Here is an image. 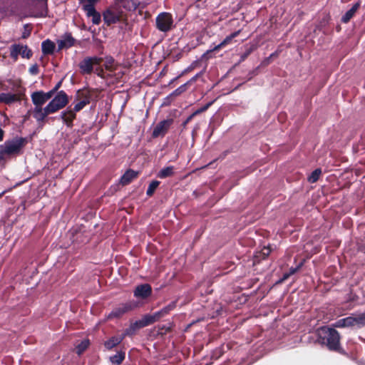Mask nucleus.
I'll list each match as a JSON object with an SVG mask.
<instances>
[{"mask_svg":"<svg viewBox=\"0 0 365 365\" xmlns=\"http://www.w3.org/2000/svg\"><path fill=\"white\" fill-rule=\"evenodd\" d=\"M54 93V91H51L47 93L43 91L34 92L31 97L33 104L34 105V110H32L33 116L38 122H41L46 117V112H45V107L43 105L49 99L51 98Z\"/></svg>","mask_w":365,"mask_h":365,"instance_id":"obj_1","label":"nucleus"},{"mask_svg":"<svg viewBox=\"0 0 365 365\" xmlns=\"http://www.w3.org/2000/svg\"><path fill=\"white\" fill-rule=\"evenodd\" d=\"M26 144L23 138H15L0 145V162L19 155Z\"/></svg>","mask_w":365,"mask_h":365,"instance_id":"obj_2","label":"nucleus"},{"mask_svg":"<svg viewBox=\"0 0 365 365\" xmlns=\"http://www.w3.org/2000/svg\"><path fill=\"white\" fill-rule=\"evenodd\" d=\"M317 334L320 343L326 344L331 350L339 349L340 336L335 329L324 327L318 330Z\"/></svg>","mask_w":365,"mask_h":365,"instance_id":"obj_3","label":"nucleus"},{"mask_svg":"<svg viewBox=\"0 0 365 365\" xmlns=\"http://www.w3.org/2000/svg\"><path fill=\"white\" fill-rule=\"evenodd\" d=\"M68 103V96L63 91H60L45 107L46 116L49 114L54 113L60 109L64 108Z\"/></svg>","mask_w":365,"mask_h":365,"instance_id":"obj_4","label":"nucleus"},{"mask_svg":"<svg viewBox=\"0 0 365 365\" xmlns=\"http://www.w3.org/2000/svg\"><path fill=\"white\" fill-rule=\"evenodd\" d=\"M103 16L105 23L108 26L125 20V15L123 11L116 5L108 8L103 12Z\"/></svg>","mask_w":365,"mask_h":365,"instance_id":"obj_5","label":"nucleus"},{"mask_svg":"<svg viewBox=\"0 0 365 365\" xmlns=\"http://www.w3.org/2000/svg\"><path fill=\"white\" fill-rule=\"evenodd\" d=\"M25 89L21 86L20 82H16L11 88V92L5 93L4 103H11L21 101L24 96Z\"/></svg>","mask_w":365,"mask_h":365,"instance_id":"obj_6","label":"nucleus"},{"mask_svg":"<svg viewBox=\"0 0 365 365\" xmlns=\"http://www.w3.org/2000/svg\"><path fill=\"white\" fill-rule=\"evenodd\" d=\"M157 27L161 31L170 30L173 25V19L170 14L162 13L156 19Z\"/></svg>","mask_w":365,"mask_h":365,"instance_id":"obj_7","label":"nucleus"},{"mask_svg":"<svg viewBox=\"0 0 365 365\" xmlns=\"http://www.w3.org/2000/svg\"><path fill=\"white\" fill-rule=\"evenodd\" d=\"M19 55H21L22 58H30L32 56V52L26 46L20 44L13 45L11 48V58L16 61Z\"/></svg>","mask_w":365,"mask_h":365,"instance_id":"obj_8","label":"nucleus"},{"mask_svg":"<svg viewBox=\"0 0 365 365\" xmlns=\"http://www.w3.org/2000/svg\"><path fill=\"white\" fill-rule=\"evenodd\" d=\"M364 326H365V312L358 315H352L344 318V327H356L360 328Z\"/></svg>","mask_w":365,"mask_h":365,"instance_id":"obj_9","label":"nucleus"},{"mask_svg":"<svg viewBox=\"0 0 365 365\" xmlns=\"http://www.w3.org/2000/svg\"><path fill=\"white\" fill-rule=\"evenodd\" d=\"M78 102L75 104L73 110L78 112L90 103V93L87 90L79 91L76 96Z\"/></svg>","mask_w":365,"mask_h":365,"instance_id":"obj_10","label":"nucleus"},{"mask_svg":"<svg viewBox=\"0 0 365 365\" xmlns=\"http://www.w3.org/2000/svg\"><path fill=\"white\" fill-rule=\"evenodd\" d=\"M101 60V58L98 57L85 58L80 63V68L83 73H90L93 70V66L98 65Z\"/></svg>","mask_w":365,"mask_h":365,"instance_id":"obj_11","label":"nucleus"},{"mask_svg":"<svg viewBox=\"0 0 365 365\" xmlns=\"http://www.w3.org/2000/svg\"><path fill=\"white\" fill-rule=\"evenodd\" d=\"M172 309L171 306H168L162 310L155 312L153 315H145L144 316L142 319L143 320L145 326L150 325L155 322L158 321L160 317H163L166 314L168 313V312Z\"/></svg>","mask_w":365,"mask_h":365,"instance_id":"obj_12","label":"nucleus"},{"mask_svg":"<svg viewBox=\"0 0 365 365\" xmlns=\"http://www.w3.org/2000/svg\"><path fill=\"white\" fill-rule=\"evenodd\" d=\"M171 123H172V120H165L160 121L155 127L153 132V136L155 138H157L159 136H163L167 133Z\"/></svg>","mask_w":365,"mask_h":365,"instance_id":"obj_13","label":"nucleus"},{"mask_svg":"<svg viewBox=\"0 0 365 365\" xmlns=\"http://www.w3.org/2000/svg\"><path fill=\"white\" fill-rule=\"evenodd\" d=\"M151 294V287L149 284H144L138 286L135 291L134 295L138 298L145 299Z\"/></svg>","mask_w":365,"mask_h":365,"instance_id":"obj_14","label":"nucleus"},{"mask_svg":"<svg viewBox=\"0 0 365 365\" xmlns=\"http://www.w3.org/2000/svg\"><path fill=\"white\" fill-rule=\"evenodd\" d=\"M125 332L121 335L113 336L105 342V346L108 349H110L121 342L123 338L126 336Z\"/></svg>","mask_w":365,"mask_h":365,"instance_id":"obj_15","label":"nucleus"},{"mask_svg":"<svg viewBox=\"0 0 365 365\" xmlns=\"http://www.w3.org/2000/svg\"><path fill=\"white\" fill-rule=\"evenodd\" d=\"M138 176V173L129 170L126 171L120 178V182L122 185H127L130 183L133 179Z\"/></svg>","mask_w":365,"mask_h":365,"instance_id":"obj_16","label":"nucleus"},{"mask_svg":"<svg viewBox=\"0 0 365 365\" xmlns=\"http://www.w3.org/2000/svg\"><path fill=\"white\" fill-rule=\"evenodd\" d=\"M74 39L70 36H66L63 38L58 41L59 49L67 48L73 45Z\"/></svg>","mask_w":365,"mask_h":365,"instance_id":"obj_17","label":"nucleus"},{"mask_svg":"<svg viewBox=\"0 0 365 365\" xmlns=\"http://www.w3.org/2000/svg\"><path fill=\"white\" fill-rule=\"evenodd\" d=\"M240 32V31H237L232 33L230 36H227L220 44H218L217 46L214 47V48L212 50L217 51L220 48L231 43L232 39L234 38L237 37L239 35Z\"/></svg>","mask_w":365,"mask_h":365,"instance_id":"obj_18","label":"nucleus"},{"mask_svg":"<svg viewBox=\"0 0 365 365\" xmlns=\"http://www.w3.org/2000/svg\"><path fill=\"white\" fill-rule=\"evenodd\" d=\"M88 16L92 17V22L94 24H99L101 22V15L98 12H97L95 8L88 7L87 11H85Z\"/></svg>","mask_w":365,"mask_h":365,"instance_id":"obj_19","label":"nucleus"},{"mask_svg":"<svg viewBox=\"0 0 365 365\" xmlns=\"http://www.w3.org/2000/svg\"><path fill=\"white\" fill-rule=\"evenodd\" d=\"M63 120L70 126L73 120L76 118L75 111L72 110H68L61 114Z\"/></svg>","mask_w":365,"mask_h":365,"instance_id":"obj_20","label":"nucleus"},{"mask_svg":"<svg viewBox=\"0 0 365 365\" xmlns=\"http://www.w3.org/2000/svg\"><path fill=\"white\" fill-rule=\"evenodd\" d=\"M145 327L143 322V320L141 319L138 321H136L133 324L130 325V327L125 331V334L130 335L133 334L137 329L143 328Z\"/></svg>","mask_w":365,"mask_h":365,"instance_id":"obj_21","label":"nucleus"},{"mask_svg":"<svg viewBox=\"0 0 365 365\" xmlns=\"http://www.w3.org/2000/svg\"><path fill=\"white\" fill-rule=\"evenodd\" d=\"M132 308V305L130 304H123L121 307H119L116 308L115 310H113L111 314L114 317H119L123 314L124 313L131 310Z\"/></svg>","mask_w":365,"mask_h":365,"instance_id":"obj_22","label":"nucleus"},{"mask_svg":"<svg viewBox=\"0 0 365 365\" xmlns=\"http://www.w3.org/2000/svg\"><path fill=\"white\" fill-rule=\"evenodd\" d=\"M55 48V44L53 42L46 40L42 43V51L44 54L52 53Z\"/></svg>","mask_w":365,"mask_h":365,"instance_id":"obj_23","label":"nucleus"},{"mask_svg":"<svg viewBox=\"0 0 365 365\" xmlns=\"http://www.w3.org/2000/svg\"><path fill=\"white\" fill-rule=\"evenodd\" d=\"M359 7V4L356 3L344 15V23L348 22L355 14Z\"/></svg>","mask_w":365,"mask_h":365,"instance_id":"obj_24","label":"nucleus"},{"mask_svg":"<svg viewBox=\"0 0 365 365\" xmlns=\"http://www.w3.org/2000/svg\"><path fill=\"white\" fill-rule=\"evenodd\" d=\"M173 173H174V167L169 166V167H166V168H164L162 170H160L159 171V173H158V177L160 178H165L172 176L173 175Z\"/></svg>","mask_w":365,"mask_h":365,"instance_id":"obj_25","label":"nucleus"},{"mask_svg":"<svg viewBox=\"0 0 365 365\" xmlns=\"http://www.w3.org/2000/svg\"><path fill=\"white\" fill-rule=\"evenodd\" d=\"M322 174L321 169L318 168L314 170L308 178V181L311 183L317 182Z\"/></svg>","mask_w":365,"mask_h":365,"instance_id":"obj_26","label":"nucleus"},{"mask_svg":"<svg viewBox=\"0 0 365 365\" xmlns=\"http://www.w3.org/2000/svg\"><path fill=\"white\" fill-rule=\"evenodd\" d=\"M104 66L106 69L112 71L115 68L114 59L112 57H106L104 60Z\"/></svg>","mask_w":365,"mask_h":365,"instance_id":"obj_27","label":"nucleus"},{"mask_svg":"<svg viewBox=\"0 0 365 365\" xmlns=\"http://www.w3.org/2000/svg\"><path fill=\"white\" fill-rule=\"evenodd\" d=\"M124 358V353L118 352L116 354L110 357V361L115 364H120L123 361Z\"/></svg>","mask_w":365,"mask_h":365,"instance_id":"obj_28","label":"nucleus"},{"mask_svg":"<svg viewBox=\"0 0 365 365\" xmlns=\"http://www.w3.org/2000/svg\"><path fill=\"white\" fill-rule=\"evenodd\" d=\"M89 341L84 339L76 346V352L78 355L81 354L88 346Z\"/></svg>","mask_w":365,"mask_h":365,"instance_id":"obj_29","label":"nucleus"},{"mask_svg":"<svg viewBox=\"0 0 365 365\" xmlns=\"http://www.w3.org/2000/svg\"><path fill=\"white\" fill-rule=\"evenodd\" d=\"M160 185V182L159 181H157V180H153L152 181L149 186H148V188L147 190V195H149V196H151L155 190H156V188L158 187V185Z\"/></svg>","mask_w":365,"mask_h":365,"instance_id":"obj_30","label":"nucleus"},{"mask_svg":"<svg viewBox=\"0 0 365 365\" xmlns=\"http://www.w3.org/2000/svg\"><path fill=\"white\" fill-rule=\"evenodd\" d=\"M98 1L99 0H81L84 11H87L88 7L94 8V4Z\"/></svg>","mask_w":365,"mask_h":365,"instance_id":"obj_31","label":"nucleus"},{"mask_svg":"<svg viewBox=\"0 0 365 365\" xmlns=\"http://www.w3.org/2000/svg\"><path fill=\"white\" fill-rule=\"evenodd\" d=\"M128 9H135L138 7V3L134 0H128L127 5L125 6Z\"/></svg>","mask_w":365,"mask_h":365,"instance_id":"obj_32","label":"nucleus"},{"mask_svg":"<svg viewBox=\"0 0 365 365\" xmlns=\"http://www.w3.org/2000/svg\"><path fill=\"white\" fill-rule=\"evenodd\" d=\"M29 71L33 75L37 74L38 72V68L37 65L35 64V65L31 66L29 68Z\"/></svg>","mask_w":365,"mask_h":365,"instance_id":"obj_33","label":"nucleus"},{"mask_svg":"<svg viewBox=\"0 0 365 365\" xmlns=\"http://www.w3.org/2000/svg\"><path fill=\"white\" fill-rule=\"evenodd\" d=\"M270 253V249L269 247H264V249L262 250V255L264 256V257H267Z\"/></svg>","mask_w":365,"mask_h":365,"instance_id":"obj_34","label":"nucleus"},{"mask_svg":"<svg viewBox=\"0 0 365 365\" xmlns=\"http://www.w3.org/2000/svg\"><path fill=\"white\" fill-rule=\"evenodd\" d=\"M295 272H296V269H292L289 274H285L284 275V277H283L282 280H284V279H287L290 274H294Z\"/></svg>","mask_w":365,"mask_h":365,"instance_id":"obj_35","label":"nucleus"},{"mask_svg":"<svg viewBox=\"0 0 365 365\" xmlns=\"http://www.w3.org/2000/svg\"><path fill=\"white\" fill-rule=\"evenodd\" d=\"M5 93H0V103H4Z\"/></svg>","mask_w":365,"mask_h":365,"instance_id":"obj_36","label":"nucleus"},{"mask_svg":"<svg viewBox=\"0 0 365 365\" xmlns=\"http://www.w3.org/2000/svg\"><path fill=\"white\" fill-rule=\"evenodd\" d=\"M3 136H4V132L1 129H0V141H1L3 140Z\"/></svg>","mask_w":365,"mask_h":365,"instance_id":"obj_37","label":"nucleus"},{"mask_svg":"<svg viewBox=\"0 0 365 365\" xmlns=\"http://www.w3.org/2000/svg\"><path fill=\"white\" fill-rule=\"evenodd\" d=\"M208 106L204 107L203 108H202L201 110H197L195 113H200L201 111H203V110H205L207 108Z\"/></svg>","mask_w":365,"mask_h":365,"instance_id":"obj_38","label":"nucleus"},{"mask_svg":"<svg viewBox=\"0 0 365 365\" xmlns=\"http://www.w3.org/2000/svg\"><path fill=\"white\" fill-rule=\"evenodd\" d=\"M4 192L0 193V197L4 195Z\"/></svg>","mask_w":365,"mask_h":365,"instance_id":"obj_39","label":"nucleus"}]
</instances>
